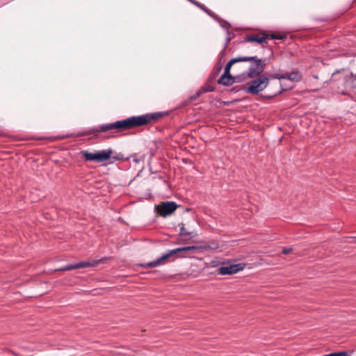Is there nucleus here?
Instances as JSON below:
<instances>
[{
  "label": "nucleus",
  "instance_id": "7ed1b4c3",
  "mask_svg": "<svg viewBox=\"0 0 356 356\" xmlns=\"http://www.w3.org/2000/svg\"><path fill=\"white\" fill-rule=\"evenodd\" d=\"M200 249V247L195 246V245L186 246V247L173 249V250H170L168 253L163 254L161 257L158 258L157 259L146 264L145 266L147 267H149V268L156 267L161 264H163L165 260H166L167 259L170 258V257H172L177 253L195 252L196 250H198Z\"/></svg>",
  "mask_w": 356,
  "mask_h": 356
},
{
  "label": "nucleus",
  "instance_id": "4be33fe9",
  "mask_svg": "<svg viewBox=\"0 0 356 356\" xmlns=\"http://www.w3.org/2000/svg\"><path fill=\"white\" fill-rule=\"evenodd\" d=\"M348 353V355H346V356H351V354L353 353V351H350V352H347Z\"/></svg>",
  "mask_w": 356,
  "mask_h": 356
},
{
  "label": "nucleus",
  "instance_id": "9b49d317",
  "mask_svg": "<svg viewBox=\"0 0 356 356\" xmlns=\"http://www.w3.org/2000/svg\"><path fill=\"white\" fill-rule=\"evenodd\" d=\"M254 58H242V56H238L237 58H234L231 59L226 65L225 68V72L226 74H230V70L233 64L238 62H248Z\"/></svg>",
  "mask_w": 356,
  "mask_h": 356
},
{
  "label": "nucleus",
  "instance_id": "20e7f679",
  "mask_svg": "<svg viewBox=\"0 0 356 356\" xmlns=\"http://www.w3.org/2000/svg\"><path fill=\"white\" fill-rule=\"evenodd\" d=\"M81 154L87 161H95L97 163L104 162L111 158L113 154L111 149L95 151L94 152H88L87 151L81 152Z\"/></svg>",
  "mask_w": 356,
  "mask_h": 356
},
{
  "label": "nucleus",
  "instance_id": "5701e85b",
  "mask_svg": "<svg viewBox=\"0 0 356 356\" xmlns=\"http://www.w3.org/2000/svg\"><path fill=\"white\" fill-rule=\"evenodd\" d=\"M229 41H230V38H227V43H229Z\"/></svg>",
  "mask_w": 356,
  "mask_h": 356
},
{
  "label": "nucleus",
  "instance_id": "6ab92c4d",
  "mask_svg": "<svg viewBox=\"0 0 356 356\" xmlns=\"http://www.w3.org/2000/svg\"><path fill=\"white\" fill-rule=\"evenodd\" d=\"M188 1L191 2L192 3L196 5L197 6H198L199 8L201 7L202 4L200 3L199 2L196 1L195 0H188Z\"/></svg>",
  "mask_w": 356,
  "mask_h": 356
},
{
  "label": "nucleus",
  "instance_id": "412c9836",
  "mask_svg": "<svg viewBox=\"0 0 356 356\" xmlns=\"http://www.w3.org/2000/svg\"><path fill=\"white\" fill-rule=\"evenodd\" d=\"M134 161L136 162V163H138L139 162V159H134Z\"/></svg>",
  "mask_w": 356,
  "mask_h": 356
},
{
  "label": "nucleus",
  "instance_id": "0eeeda50",
  "mask_svg": "<svg viewBox=\"0 0 356 356\" xmlns=\"http://www.w3.org/2000/svg\"><path fill=\"white\" fill-rule=\"evenodd\" d=\"M177 207L175 202H164L156 207V211L161 216L166 217L172 213Z\"/></svg>",
  "mask_w": 356,
  "mask_h": 356
},
{
  "label": "nucleus",
  "instance_id": "4468645a",
  "mask_svg": "<svg viewBox=\"0 0 356 356\" xmlns=\"http://www.w3.org/2000/svg\"><path fill=\"white\" fill-rule=\"evenodd\" d=\"M266 36H259V35H250L245 38L246 42H256L257 43L261 44L266 41Z\"/></svg>",
  "mask_w": 356,
  "mask_h": 356
},
{
  "label": "nucleus",
  "instance_id": "f03ea898",
  "mask_svg": "<svg viewBox=\"0 0 356 356\" xmlns=\"http://www.w3.org/2000/svg\"><path fill=\"white\" fill-rule=\"evenodd\" d=\"M331 82H336L337 88L334 90L337 94H346L348 89L354 87V81H356V74L342 70L332 74Z\"/></svg>",
  "mask_w": 356,
  "mask_h": 356
},
{
  "label": "nucleus",
  "instance_id": "f3484780",
  "mask_svg": "<svg viewBox=\"0 0 356 356\" xmlns=\"http://www.w3.org/2000/svg\"><path fill=\"white\" fill-rule=\"evenodd\" d=\"M221 26L227 30L229 29L230 25L228 22H223L222 24H221Z\"/></svg>",
  "mask_w": 356,
  "mask_h": 356
},
{
  "label": "nucleus",
  "instance_id": "1a4fd4ad",
  "mask_svg": "<svg viewBox=\"0 0 356 356\" xmlns=\"http://www.w3.org/2000/svg\"><path fill=\"white\" fill-rule=\"evenodd\" d=\"M273 76L278 79H289L292 81H298L301 79V75L298 72H293L290 74H284L282 75L275 74Z\"/></svg>",
  "mask_w": 356,
  "mask_h": 356
},
{
  "label": "nucleus",
  "instance_id": "6e6552de",
  "mask_svg": "<svg viewBox=\"0 0 356 356\" xmlns=\"http://www.w3.org/2000/svg\"><path fill=\"white\" fill-rule=\"evenodd\" d=\"M245 265L244 264H229L226 266H222L218 269V274L225 275H232L235 274L242 270L244 269Z\"/></svg>",
  "mask_w": 356,
  "mask_h": 356
},
{
  "label": "nucleus",
  "instance_id": "39448f33",
  "mask_svg": "<svg viewBox=\"0 0 356 356\" xmlns=\"http://www.w3.org/2000/svg\"><path fill=\"white\" fill-rule=\"evenodd\" d=\"M269 79L267 76L262 75L248 83L245 90L248 93L257 95L259 92L263 91L267 87Z\"/></svg>",
  "mask_w": 356,
  "mask_h": 356
},
{
  "label": "nucleus",
  "instance_id": "f257e3e1",
  "mask_svg": "<svg viewBox=\"0 0 356 356\" xmlns=\"http://www.w3.org/2000/svg\"><path fill=\"white\" fill-rule=\"evenodd\" d=\"M162 117L161 113H146L142 115L133 116L123 120L116 121L100 125L92 130V133L106 132L108 130L116 129L119 131L127 130L134 127L147 124L156 121Z\"/></svg>",
  "mask_w": 356,
  "mask_h": 356
},
{
  "label": "nucleus",
  "instance_id": "dca6fc26",
  "mask_svg": "<svg viewBox=\"0 0 356 356\" xmlns=\"http://www.w3.org/2000/svg\"><path fill=\"white\" fill-rule=\"evenodd\" d=\"M201 9L204 10L207 13H208L209 15H212V12L209 10L208 8H207L204 5H202L200 7Z\"/></svg>",
  "mask_w": 356,
  "mask_h": 356
},
{
  "label": "nucleus",
  "instance_id": "f8f14e48",
  "mask_svg": "<svg viewBox=\"0 0 356 356\" xmlns=\"http://www.w3.org/2000/svg\"><path fill=\"white\" fill-rule=\"evenodd\" d=\"M234 83V79L231 76L230 74H224L221 76L220 79L218 80V83L222 84L223 86H231Z\"/></svg>",
  "mask_w": 356,
  "mask_h": 356
},
{
  "label": "nucleus",
  "instance_id": "aec40b11",
  "mask_svg": "<svg viewBox=\"0 0 356 356\" xmlns=\"http://www.w3.org/2000/svg\"><path fill=\"white\" fill-rule=\"evenodd\" d=\"M271 38H273V39H282V37H280V36H277V35H271Z\"/></svg>",
  "mask_w": 356,
  "mask_h": 356
},
{
  "label": "nucleus",
  "instance_id": "423d86ee",
  "mask_svg": "<svg viewBox=\"0 0 356 356\" xmlns=\"http://www.w3.org/2000/svg\"><path fill=\"white\" fill-rule=\"evenodd\" d=\"M242 58H254L250 60L254 61V63L250 66L248 69V76L249 77H256L264 72L265 65L262 64L261 58H258L257 56H242Z\"/></svg>",
  "mask_w": 356,
  "mask_h": 356
},
{
  "label": "nucleus",
  "instance_id": "9d476101",
  "mask_svg": "<svg viewBox=\"0 0 356 356\" xmlns=\"http://www.w3.org/2000/svg\"><path fill=\"white\" fill-rule=\"evenodd\" d=\"M106 260V258H102L99 260H92V261H80L76 264V268H88V267H95L97 266L99 263H102Z\"/></svg>",
  "mask_w": 356,
  "mask_h": 356
},
{
  "label": "nucleus",
  "instance_id": "ddd939ff",
  "mask_svg": "<svg viewBox=\"0 0 356 356\" xmlns=\"http://www.w3.org/2000/svg\"><path fill=\"white\" fill-rule=\"evenodd\" d=\"M179 229H180V232H179L180 235L183 237H186L185 239H188V238H193V237L195 236V235H196L193 232H189V231L186 230V229L184 227V224H183V223L179 225Z\"/></svg>",
  "mask_w": 356,
  "mask_h": 356
},
{
  "label": "nucleus",
  "instance_id": "a211bd4d",
  "mask_svg": "<svg viewBox=\"0 0 356 356\" xmlns=\"http://www.w3.org/2000/svg\"><path fill=\"white\" fill-rule=\"evenodd\" d=\"M291 251H292L291 248H285L282 250V253L287 254H289Z\"/></svg>",
  "mask_w": 356,
  "mask_h": 356
},
{
  "label": "nucleus",
  "instance_id": "2eb2a0df",
  "mask_svg": "<svg viewBox=\"0 0 356 356\" xmlns=\"http://www.w3.org/2000/svg\"><path fill=\"white\" fill-rule=\"evenodd\" d=\"M76 269L75 264L66 265L59 269V270L66 271Z\"/></svg>",
  "mask_w": 356,
  "mask_h": 356
}]
</instances>
